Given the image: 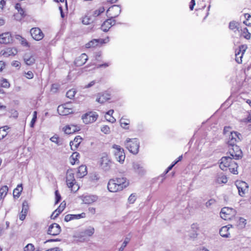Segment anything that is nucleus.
<instances>
[{"label": "nucleus", "instance_id": "aec40b11", "mask_svg": "<svg viewBox=\"0 0 251 251\" xmlns=\"http://www.w3.org/2000/svg\"><path fill=\"white\" fill-rule=\"evenodd\" d=\"M75 180L74 177V174L72 171H68L66 174V183L68 187L72 186Z\"/></svg>", "mask_w": 251, "mask_h": 251}, {"label": "nucleus", "instance_id": "a18cd8bd", "mask_svg": "<svg viewBox=\"0 0 251 251\" xmlns=\"http://www.w3.org/2000/svg\"><path fill=\"white\" fill-rule=\"evenodd\" d=\"M136 199L137 196L136 195V194L133 193L131 194L130 196L129 197L128 199V201L129 203L132 204L135 201Z\"/></svg>", "mask_w": 251, "mask_h": 251}, {"label": "nucleus", "instance_id": "39448f33", "mask_svg": "<svg viewBox=\"0 0 251 251\" xmlns=\"http://www.w3.org/2000/svg\"><path fill=\"white\" fill-rule=\"evenodd\" d=\"M242 135L237 132H230L229 135L228 139L227 141V144L228 147L236 145V143L241 141Z\"/></svg>", "mask_w": 251, "mask_h": 251}, {"label": "nucleus", "instance_id": "5701e85b", "mask_svg": "<svg viewBox=\"0 0 251 251\" xmlns=\"http://www.w3.org/2000/svg\"><path fill=\"white\" fill-rule=\"evenodd\" d=\"M115 24V20L112 21L111 19H108L104 22L101 25V28L104 32H107L109 29Z\"/></svg>", "mask_w": 251, "mask_h": 251}, {"label": "nucleus", "instance_id": "ddd939ff", "mask_svg": "<svg viewBox=\"0 0 251 251\" xmlns=\"http://www.w3.org/2000/svg\"><path fill=\"white\" fill-rule=\"evenodd\" d=\"M61 231V229L60 226L56 223H53L49 226L48 234L52 236H56L58 235Z\"/></svg>", "mask_w": 251, "mask_h": 251}, {"label": "nucleus", "instance_id": "774afa93", "mask_svg": "<svg viewBox=\"0 0 251 251\" xmlns=\"http://www.w3.org/2000/svg\"><path fill=\"white\" fill-rule=\"evenodd\" d=\"M58 89V85L57 84H53L51 86V91L55 92Z\"/></svg>", "mask_w": 251, "mask_h": 251}, {"label": "nucleus", "instance_id": "0eeeda50", "mask_svg": "<svg viewBox=\"0 0 251 251\" xmlns=\"http://www.w3.org/2000/svg\"><path fill=\"white\" fill-rule=\"evenodd\" d=\"M232 165L236 166V164L232 159L230 156H224L221 158V169L226 170L227 168L231 166Z\"/></svg>", "mask_w": 251, "mask_h": 251}, {"label": "nucleus", "instance_id": "ea45409f", "mask_svg": "<svg viewBox=\"0 0 251 251\" xmlns=\"http://www.w3.org/2000/svg\"><path fill=\"white\" fill-rule=\"evenodd\" d=\"M244 17L246 19L245 21L243 22V23L248 26L251 25V16L248 13H245L244 14Z\"/></svg>", "mask_w": 251, "mask_h": 251}, {"label": "nucleus", "instance_id": "f03ea898", "mask_svg": "<svg viewBox=\"0 0 251 251\" xmlns=\"http://www.w3.org/2000/svg\"><path fill=\"white\" fill-rule=\"evenodd\" d=\"M113 154L115 159L120 163H123L125 159V153L124 150L120 146L114 144L112 146Z\"/></svg>", "mask_w": 251, "mask_h": 251}, {"label": "nucleus", "instance_id": "f3484780", "mask_svg": "<svg viewBox=\"0 0 251 251\" xmlns=\"http://www.w3.org/2000/svg\"><path fill=\"white\" fill-rule=\"evenodd\" d=\"M81 198L85 204H91L98 200V197L95 195H82Z\"/></svg>", "mask_w": 251, "mask_h": 251}, {"label": "nucleus", "instance_id": "e2e57ef3", "mask_svg": "<svg viewBox=\"0 0 251 251\" xmlns=\"http://www.w3.org/2000/svg\"><path fill=\"white\" fill-rule=\"evenodd\" d=\"M227 181V177L225 176H221V182L223 183H226Z\"/></svg>", "mask_w": 251, "mask_h": 251}, {"label": "nucleus", "instance_id": "b1692460", "mask_svg": "<svg viewBox=\"0 0 251 251\" xmlns=\"http://www.w3.org/2000/svg\"><path fill=\"white\" fill-rule=\"evenodd\" d=\"M23 57L24 61L26 65L30 66L34 64L35 59L31 53H25Z\"/></svg>", "mask_w": 251, "mask_h": 251}, {"label": "nucleus", "instance_id": "6e6552de", "mask_svg": "<svg viewBox=\"0 0 251 251\" xmlns=\"http://www.w3.org/2000/svg\"><path fill=\"white\" fill-rule=\"evenodd\" d=\"M235 185L238 190V194L241 197H244L248 191V185L245 181H236Z\"/></svg>", "mask_w": 251, "mask_h": 251}, {"label": "nucleus", "instance_id": "9b49d317", "mask_svg": "<svg viewBox=\"0 0 251 251\" xmlns=\"http://www.w3.org/2000/svg\"><path fill=\"white\" fill-rule=\"evenodd\" d=\"M70 103H66L63 105H59L57 108V111L60 115H68L73 112L72 107H67Z\"/></svg>", "mask_w": 251, "mask_h": 251}, {"label": "nucleus", "instance_id": "69168bd1", "mask_svg": "<svg viewBox=\"0 0 251 251\" xmlns=\"http://www.w3.org/2000/svg\"><path fill=\"white\" fill-rule=\"evenodd\" d=\"M198 233L196 232H193L190 233L189 236L191 238L195 239L198 236Z\"/></svg>", "mask_w": 251, "mask_h": 251}, {"label": "nucleus", "instance_id": "dca6fc26", "mask_svg": "<svg viewBox=\"0 0 251 251\" xmlns=\"http://www.w3.org/2000/svg\"><path fill=\"white\" fill-rule=\"evenodd\" d=\"M117 184L115 179H110L107 184L108 190L111 192H116L119 191H121Z\"/></svg>", "mask_w": 251, "mask_h": 251}, {"label": "nucleus", "instance_id": "338daca9", "mask_svg": "<svg viewBox=\"0 0 251 251\" xmlns=\"http://www.w3.org/2000/svg\"><path fill=\"white\" fill-rule=\"evenodd\" d=\"M101 55V52H97L95 53V59L100 61V58Z\"/></svg>", "mask_w": 251, "mask_h": 251}, {"label": "nucleus", "instance_id": "a878e982", "mask_svg": "<svg viewBox=\"0 0 251 251\" xmlns=\"http://www.w3.org/2000/svg\"><path fill=\"white\" fill-rule=\"evenodd\" d=\"M66 206V203L62 202L59 206L52 213L50 218L52 219H55L63 211Z\"/></svg>", "mask_w": 251, "mask_h": 251}, {"label": "nucleus", "instance_id": "9d476101", "mask_svg": "<svg viewBox=\"0 0 251 251\" xmlns=\"http://www.w3.org/2000/svg\"><path fill=\"white\" fill-rule=\"evenodd\" d=\"M247 49V45H243L239 46V49L235 50V61L238 64L242 62L243 55Z\"/></svg>", "mask_w": 251, "mask_h": 251}, {"label": "nucleus", "instance_id": "603ef678", "mask_svg": "<svg viewBox=\"0 0 251 251\" xmlns=\"http://www.w3.org/2000/svg\"><path fill=\"white\" fill-rule=\"evenodd\" d=\"M232 166H233V167L231 168L230 166L228 168L229 171L233 174H237L238 171L237 170V165L234 166V165H232Z\"/></svg>", "mask_w": 251, "mask_h": 251}, {"label": "nucleus", "instance_id": "7c9ffc66", "mask_svg": "<svg viewBox=\"0 0 251 251\" xmlns=\"http://www.w3.org/2000/svg\"><path fill=\"white\" fill-rule=\"evenodd\" d=\"M102 39H93L87 43L85 47L87 48H94L98 46L99 43H102Z\"/></svg>", "mask_w": 251, "mask_h": 251}, {"label": "nucleus", "instance_id": "09e8293b", "mask_svg": "<svg viewBox=\"0 0 251 251\" xmlns=\"http://www.w3.org/2000/svg\"><path fill=\"white\" fill-rule=\"evenodd\" d=\"M18 36L20 38L21 43V44L23 46H25V47H29V44L26 41V40L24 38H23V37H21L20 36Z\"/></svg>", "mask_w": 251, "mask_h": 251}, {"label": "nucleus", "instance_id": "6ab92c4d", "mask_svg": "<svg viewBox=\"0 0 251 251\" xmlns=\"http://www.w3.org/2000/svg\"><path fill=\"white\" fill-rule=\"evenodd\" d=\"M12 41V37L9 32H5L0 35V43L1 44H9Z\"/></svg>", "mask_w": 251, "mask_h": 251}, {"label": "nucleus", "instance_id": "8fccbe9b", "mask_svg": "<svg viewBox=\"0 0 251 251\" xmlns=\"http://www.w3.org/2000/svg\"><path fill=\"white\" fill-rule=\"evenodd\" d=\"M55 204H56L59 202H60V201H61V197L57 190L55 191Z\"/></svg>", "mask_w": 251, "mask_h": 251}, {"label": "nucleus", "instance_id": "c03bdc74", "mask_svg": "<svg viewBox=\"0 0 251 251\" xmlns=\"http://www.w3.org/2000/svg\"><path fill=\"white\" fill-rule=\"evenodd\" d=\"M75 94V91L73 89L69 90L66 93V97L72 99Z\"/></svg>", "mask_w": 251, "mask_h": 251}, {"label": "nucleus", "instance_id": "0e129e2a", "mask_svg": "<svg viewBox=\"0 0 251 251\" xmlns=\"http://www.w3.org/2000/svg\"><path fill=\"white\" fill-rule=\"evenodd\" d=\"M26 215V213H22V212H21V213L20 214V215H19V219L21 221H23L25 219Z\"/></svg>", "mask_w": 251, "mask_h": 251}, {"label": "nucleus", "instance_id": "2eb2a0df", "mask_svg": "<svg viewBox=\"0 0 251 251\" xmlns=\"http://www.w3.org/2000/svg\"><path fill=\"white\" fill-rule=\"evenodd\" d=\"M80 127L74 125H67L63 128L64 132L67 134H73L80 130Z\"/></svg>", "mask_w": 251, "mask_h": 251}, {"label": "nucleus", "instance_id": "4c0bfd02", "mask_svg": "<svg viewBox=\"0 0 251 251\" xmlns=\"http://www.w3.org/2000/svg\"><path fill=\"white\" fill-rule=\"evenodd\" d=\"M8 191V188L6 185L3 186L0 189V199L4 198Z\"/></svg>", "mask_w": 251, "mask_h": 251}, {"label": "nucleus", "instance_id": "f704fd0d", "mask_svg": "<svg viewBox=\"0 0 251 251\" xmlns=\"http://www.w3.org/2000/svg\"><path fill=\"white\" fill-rule=\"evenodd\" d=\"M22 190H23L22 185V184L18 185L17 187L15 189H14V190L13 191V197L14 198H18L20 197V194H21V192H22Z\"/></svg>", "mask_w": 251, "mask_h": 251}, {"label": "nucleus", "instance_id": "864d4df0", "mask_svg": "<svg viewBox=\"0 0 251 251\" xmlns=\"http://www.w3.org/2000/svg\"><path fill=\"white\" fill-rule=\"evenodd\" d=\"M37 119V112L34 111L33 116L30 123V126L33 127Z\"/></svg>", "mask_w": 251, "mask_h": 251}, {"label": "nucleus", "instance_id": "58836bf2", "mask_svg": "<svg viewBox=\"0 0 251 251\" xmlns=\"http://www.w3.org/2000/svg\"><path fill=\"white\" fill-rule=\"evenodd\" d=\"M130 121L128 119L122 117L120 120V124L121 126L125 129H128L127 126L129 124Z\"/></svg>", "mask_w": 251, "mask_h": 251}, {"label": "nucleus", "instance_id": "49530a36", "mask_svg": "<svg viewBox=\"0 0 251 251\" xmlns=\"http://www.w3.org/2000/svg\"><path fill=\"white\" fill-rule=\"evenodd\" d=\"M24 251H35V248L33 244H28L24 248Z\"/></svg>", "mask_w": 251, "mask_h": 251}, {"label": "nucleus", "instance_id": "4468645a", "mask_svg": "<svg viewBox=\"0 0 251 251\" xmlns=\"http://www.w3.org/2000/svg\"><path fill=\"white\" fill-rule=\"evenodd\" d=\"M117 182V185L121 190L127 187L129 185V181L126 177H119L115 179Z\"/></svg>", "mask_w": 251, "mask_h": 251}, {"label": "nucleus", "instance_id": "473e14b6", "mask_svg": "<svg viewBox=\"0 0 251 251\" xmlns=\"http://www.w3.org/2000/svg\"><path fill=\"white\" fill-rule=\"evenodd\" d=\"M94 21V19L91 16V14L88 13L83 18L82 22L83 24L87 25L93 23Z\"/></svg>", "mask_w": 251, "mask_h": 251}, {"label": "nucleus", "instance_id": "37998d69", "mask_svg": "<svg viewBox=\"0 0 251 251\" xmlns=\"http://www.w3.org/2000/svg\"><path fill=\"white\" fill-rule=\"evenodd\" d=\"M1 86L2 87L8 88L10 87V83L5 78H2L1 80Z\"/></svg>", "mask_w": 251, "mask_h": 251}, {"label": "nucleus", "instance_id": "bf43d9fd", "mask_svg": "<svg viewBox=\"0 0 251 251\" xmlns=\"http://www.w3.org/2000/svg\"><path fill=\"white\" fill-rule=\"evenodd\" d=\"M33 76V73L31 71H28L27 73H25V76L28 79L32 78Z\"/></svg>", "mask_w": 251, "mask_h": 251}, {"label": "nucleus", "instance_id": "c9c22d12", "mask_svg": "<svg viewBox=\"0 0 251 251\" xmlns=\"http://www.w3.org/2000/svg\"><path fill=\"white\" fill-rule=\"evenodd\" d=\"M104 10H105V9L103 7H100L99 8V9L96 10L94 11L90 12L89 13L91 14V16L95 20V18L96 17L99 16L101 13H103L104 11Z\"/></svg>", "mask_w": 251, "mask_h": 251}, {"label": "nucleus", "instance_id": "cd10ccee", "mask_svg": "<svg viewBox=\"0 0 251 251\" xmlns=\"http://www.w3.org/2000/svg\"><path fill=\"white\" fill-rule=\"evenodd\" d=\"M229 28L230 29L233 30L234 32H236L237 31L240 32V30L241 28V26L239 23L233 21L229 23Z\"/></svg>", "mask_w": 251, "mask_h": 251}, {"label": "nucleus", "instance_id": "3c124183", "mask_svg": "<svg viewBox=\"0 0 251 251\" xmlns=\"http://www.w3.org/2000/svg\"><path fill=\"white\" fill-rule=\"evenodd\" d=\"M101 131L105 134H109L110 132V128L107 126H103L101 128Z\"/></svg>", "mask_w": 251, "mask_h": 251}, {"label": "nucleus", "instance_id": "c85d7f7f", "mask_svg": "<svg viewBox=\"0 0 251 251\" xmlns=\"http://www.w3.org/2000/svg\"><path fill=\"white\" fill-rule=\"evenodd\" d=\"M99 97L97 99L96 101L100 103H103L110 99V95L107 93L99 94Z\"/></svg>", "mask_w": 251, "mask_h": 251}, {"label": "nucleus", "instance_id": "e433bc0d", "mask_svg": "<svg viewBox=\"0 0 251 251\" xmlns=\"http://www.w3.org/2000/svg\"><path fill=\"white\" fill-rule=\"evenodd\" d=\"M9 129L7 126L0 127V140L3 139L7 134V130Z\"/></svg>", "mask_w": 251, "mask_h": 251}, {"label": "nucleus", "instance_id": "423d86ee", "mask_svg": "<svg viewBox=\"0 0 251 251\" xmlns=\"http://www.w3.org/2000/svg\"><path fill=\"white\" fill-rule=\"evenodd\" d=\"M98 114L95 112H89L82 116L83 122L85 124H89L95 122L98 118Z\"/></svg>", "mask_w": 251, "mask_h": 251}, {"label": "nucleus", "instance_id": "4be33fe9", "mask_svg": "<svg viewBox=\"0 0 251 251\" xmlns=\"http://www.w3.org/2000/svg\"><path fill=\"white\" fill-rule=\"evenodd\" d=\"M85 213H82L79 214H68L65 216L64 220L65 221L68 222L74 219H79L82 218H84L85 217Z\"/></svg>", "mask_w": 251, "mask_h": 251}, {"label": "nucleus", "instance_id": "f257e3e1", "mask_svg": "<svg viewBox=\"0 0 251 251\" xmlns=\"http://www.w3.org/2000/svg\"><path fill=\"white\" fill-rule=\"evenodd\" d=\"M140 143L136 138L127 139L125 142L126 148L134 154L138 153L139 151Z\"/></svg>", "mask_w": 251, "mask_h": 251}, {"label": "nucleus", "instance_id": "7ed1b4c3", "mask_svg": "<svg viewBox=\"0 0 251 251\" xmlns=\"http://www.w3.org/2000/svg\"><path fill=\"white\" fill-rule=\"evenodd\" d=\"M235 214V210L230 207H225L221 209V218L224 220L231 219Z\"/></svg>", "mask_w": 251, "mask_h": 251}, {"label": "nucleus", "instance_id": "5fc2aeb1", "mask_svg": "<svg viewBox=\"0 0 251 251\" xmlns=\"http://www.w3.org/2000/svg\"><path fill=\"white\" fill-rule=\"evenodd\" d=\"M191 229L192 231L197 232V231L199 230V226L197 224H193L191 226Z\"/></svg>", "mask_w": 251, "mask_h": 251}, {"label": "nucleus", "instance_id": "c756f323", "mask_svg": "<svg viewBox=\"0 0 251 251\" xmlns=\"http://www.w3.org/2000/svg\"><path fill=\"white\" fill-rule=\"evenodd\" d=\"M87 174V167L85 165H81L78 168L77 176L78 177H82Z\"/></svg>", "mask_w": 251, "mask_h": 251}, {"label": "nucleus", "instance_id": "13d9d810", "mask_svg": "<svg viewBox=\"0 0 251 251\" xmlns=\"http://www.w3.org/2000/svg\"><path fill=\"white\" fill-rule=\"evenodd\" d=\"M215 203V201L213 199H210L207 202H206V206L207 207H210L211 205H213Z\"/></svg>", "mask_w": 251, "mask_h": 251}, {"label": "nucleus", "instance_id": "393cba45", "mask_svg": "<svg viewBox=\"0 0 251 251\" xmlns=\"http://www.w3.org/2000/svg\"><path fill=\"white\" fill-rule=\"evenodd\" d=\"M82 140V138L80 136H77L75 138L73 141H71L70 145L72 150L75 151L78 148Z\"/></svg>", "mask_w": 251, "mask_h": 251}, {"label": "nucleus", "instance_id": "4d7b16f0", "mask_svg": "<svg viewBox=\"0 0 251 251\" xmlns=\"http://www.w3.org/2000/svg\"><path fill=\"white\" fill-rule=\"evenodd\" d=\"M231 128L230 126H226L224 127V130H223V133L224 135H226L229 133L230 134Z\"/></svg>", "mask_w": 251, "mask_h": 251}, {"label": "nucleus", "instance_id": "bb28decb", "mask_svg": "<svg viewBox=\"0 0 251 251\" xmlns=\"http://www.w3.org/2000/svg\"><path fill=\"white\" fill-rule=\"evenodd\" d=\"M133 168L134 171L139 175H142L145 173L143 166L138 162H134L133 163Z\"/></svg>", "mask_w": 251, "mask_h": 251}, {"label": "nucleus", "instance_id": "a211bd4d", "mask_svg": "<svg viewBox=\"0 0 251 251\" xmlns=\"http://www.w3.org/2000/svg\"><path fill=\"white\" fill-rule=\"evenodd\" d=\"M88 59V56L85 53H82L76 58L75 64L77 66H81L86 63Z\"/></svg>", "mask_w": 251, "mask_h": 251}, {"label": "nucleus", "instance_id": "412c9836", "mask_svg": "<svg viewBox=\"0 0 251 251\" xmlns=\"http://www.w3.org/2000/svg\"><path fill=\"white\" fill-rule=\"evenodd\" d=\"M111 162L106 157H103L101 159V167L105 171H109L110 169Z\"/></svg>", "mask_w": 251, "mask_h": 251}, {"label": "nucleus", "instance_id": "de8ad7c7", "mask_svg": "<svg viewBox=\"0 0 251 251\" xmlns=\"http://www.w3.org/2000/svg\"><path fill=\"white\" fill-rule=\"evenodd\" d=\"M28 209V203L26 201H24L23 203L22 213H27Z\"/></svg>", "mask_w": 251, "mask_h": 251}, {"label": "nucleus", "instance_id": "a19ab883", "mask_svg": "<svg viewBox=\"0 0 251 251\" xmlns=\"http://www.w3.org/2000/svg\"><path fill=\"white\" fill-rule=\"evenodd\" d=\"M94 231L95 229L94 227H89V228L85 230L84 233V234L88 236H91L94 234Z\"/></svg>", "mask_w": 251, "mask_h": 251}, {"label": "nucleus", "instance_id": "20e7f679", "mask_svg": "<svg viewBox=\"0 0 251 251\" xmlns=\"http://www.w3.org/2000/svg\"><path fill=\"white\" fill-rule=\"evenodd\" d=\"M228 147V152L232 159H240L242 157L243 153L239 146L234 145Z\"/></svg>", "mask_w": 251, "mask_h": 251}, {"label": "nucleus", "instance_id": "79ce46f5", "mask_svg": "<svg viewBox=\"0 0 251 251\" xmlns=\"http://www.w3.org/2000/svg\"><path fill=\"white\" fill-rule=\"evenodd\" d=\"M79 157V154L77 152H74L71 155L73 161H71V163L72 165H74L75 162L78 160V158Z\"/></svg>", "mask_w": 251, "mask_h": 251}, {"label": "nucleus", "instance_id": "f8f14e48", "mask_svg": "<svg viewBox=\"0 0 251 251\" xmlns=\"http://www.w3.org/2000/svg\"><path fill=\"white\" fill-rule=\"evenodd\" d=\"M30 32L32 38L36 41L42 40L44 36L43 33L38 27L32 28Z\"/></svg>", "mask_w": 251, "mask_h": 251}, {"label": "nucleus", "instance_id": "72a5a7b5", "mask_svg": "<svg viewBox=\"0 0 251 251\" xmlns=\"http://www.w3.org/2000/svg\"><path fill=\"white\" fill-rule=\"evenodd\" d=\"M241 36L243 37L246 39H249L251 38V34L248 32V30L246 27H244L243 29L241 28L240 30Z\"/></svg>", "mask_w": 251, "mask_h": 251}, {"label": "nucleus", "instance_id": "2f4dec72", "mask_svg": "<svg viewBox=\"0 0 251 251\" xmlns=\"http://www.w3.org/2000/svg\"><path fill=\"white\" fill-rule=\"evenodd\" d=\"M229 226H230L231 227V225H228L227 226H223L221 228V236L224 237V238H228L229 236V233H224V232H225L226 231L227 232L228 229H229L230 227Z\"/></svg>", "mask_w": 251, "mask_h": 251}, {"label": "nucleus", "instance_id": "680f3d73", "mask_svg": "<svg viewBox=\"0 0 251 251\" xmlns=\"http://www.w3.org/2000/svg\"><path fill=\"white\" fill-rule=\"evenodd\" d=\"M195 5V0H191L189 5V8L191 10H193L194 8V6Z\"/></svg>", "mask_w": 251, "mask_h": 251}, {"label": "nucleus", "instance_id": "052dcab7", "mask_svg": "<svg viewBox=\"0 0 251 251\" xmlns=\"http://www.w3.org/2000/svg\"><path fill=\"white\" fill-rule=\"evenodd\" d=\"M109 118H108L106 116H105V117L107 121L111 122V123H114L116 122V119L112 117V116H109Z\"/></svg>", "mask_w": 251, "mask_h": 251}, {"label": "nucleus", "instance_id": "1a4fd4ad", "mask_svg": "<svg viewBox=\"0 0 251 251\" xmlns=\"http://www.w3.org/2000/svg\"><path fill=\"white\" fill-rule=\"evenodd\" d=\"M121 12V8L118 5H114L107 10L106 13L111 18H114L118 16Z\"/></svg>", "mask_w": 251, "mask_h": 251}, {"label": "nucleus", "instance_id": "6e6d98bb", "mask_svg": "<svg viewBox=\"0 0 251 251\" xmlns=\"http://www.w3.org/2000/svg\"><path fill=\"white\" fill-rule=\"evenodd\" d=\"M70 188H71V190L73 192H76L79 189V186L76 184V181L74 182L73 185L70 186Z\"/></svg>", "mask_w": 251, "mask_h": 251}]
</instances>
